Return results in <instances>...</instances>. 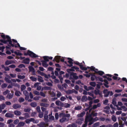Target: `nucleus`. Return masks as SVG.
<instances>
[{
	"label": "nucleus",
	"mask_w": 127,
	"mask_h": 127,
	"mask_svg": "<svg viewBox=\"0 0 127 127\" xmlns=\"http://www.w3.org/2000/svg\"><path fill=\"white\" fill-rule=\"evenodd\" d=\"M30 105L32 107H36L37 105L36 103L35 102H32L30 104Z\"/></svg>",
	"instance_id": "obj_30"
},
{
	"label": "nucleus",
	"mask_w": 127,
	"mask_h": 127,
	"mask_svg": "<svg viewBox=\"0 0 127 127\" xmlns=\"http://www.w3.org/2000/svg\"><path fill=\"white\" fill-rule=\"evenodd\" d=\"M108 100L107 99H105L103 101V104H104L106 105L107 104V103L108 102Z\"/></svg>",
	"instance_id": "obj_61"
},
{
	"label": "nucleus",
	"mask_w": 127,
	"mask_h": 127,
	"mask_svg": "<svg viewBox=\"0 0 127 127\" xmlns=\"http://www.w3.org/2000/svg\"><path fill=\"white\" fill-rule=\"evenodd\" d=\"M29 70L30 71L32 72V73L35 72V69L32 66H30L28 67Z\"/></svg>",
	"instance_id": "obj_24"
},
{
	"label": "nucleus",
	"mask_w": 127,
	"mask_h": 127,
	"mask_svg": "<svg viewBox=\"0 0 127 127\" xmlns=\"http://www.w3.org/2000/svg\"><path fill=\"white\" fill-rule=\"evenodd\" d=\"M84 120V119L83 118H79L77 119L76 121V123L80 125H81L82 123V121Z\"/></svg>",
	"instance_id": "obj_8"
},
{
	"label": "nucleus",
	"mask_w": 127,
	"mask_h": 127,
	"mask_svg": "<svg viewBox=\"0 0 127 127\" xmlns=\"http://www.w3.org/2000/svg\"><path fill=\"white\" fill-rule=\"evenodd\" d=\"M90 84L91 86L93 87H95L96 85L95 82H91L90 83Z\"/></svg>",
	"instance_id": "obj_40"
},
{
	"label": "nucleus",
	"mask_w": 127,
	"mask_h": 127,
	"mask_svg": "<svg viewBox=\"0 0 127 127\" xmlns=\"http://www.w3.org/2000/svg\"><path fill=\"white\" fill-rule=\"evenodd\" d=\"M112 119L113 121L115 122L116 121L117 119L114 115H113L112 117Z\"/></svg>",
	"instance_id": "obj_48"
},
{
	"label": "nucleus",
	"mask_w": 127,
	"mask_h": 127,
	"mask_svg": "<svg viewBox=\"0 0 127 127\" xmlns=\"http://www.w3.org/2000/svg\"><path fill=\"white\" fill-rule=\"evenodd\" d=\"M23 93L25 96L27 95H29V93L26 90L24 91H23Z\"/></svg>",
	"instance_id": "obj_56"
},
{
	"label": "nucleus",
	"mask_w": 127,
	"mask_h": 127,
	"mask_svg": "<svg viewBox=\"0 0 127 127\" xmlns=\"http://www.w3.org/2000/svg\"><path fill=\"white\" fill-rule=\"evenodd\" d=\"M55 58L56 59V62L59 63L60 62V60L61 59V56H57L55 57Z\"/></svg>",
	"instance_id": "obj_20"
},
{
	"label": "nucleus",
	"mask_w": 127,
	"mask_h": 127,
	"mask_svg": "<svg viewBox=\"0 0 127 127\" xmlns=\"http://www.w3.org/2000/svg\"><path fill=\"white\" fill-rule=\"evenodd\" d=\"M10 91L8 90H6L3 93V94L4 95H6V94L9 93Z\"/></svg>",
	"instance_id": "obj_55"
},
{
	"label": "nucleus",
	"mask_w": 127,
	"mask_h": 127,
	"mask_svg": "<svg viewBox=\"0 0 127 127\" xmlns=\"http://www.w3.org/2000/svg\"><path fill=\"white\" fill-rule=\"evenodd\" d=\"M44 89L46 90H51L52 88L50 87L46 86L44 87Z\"/></svg>",
	"instance_id": "obj_46"
},
{
	"label": "nucleus",
	"mask_w": 127,
	"mask_h": 127,
	"mask_svg": "<svg viewBox=\"0 0 127 127\" xmlns=\"http://www.w3.org/2000/svg\"><path fill=\"white\" fill-rule=\"evenodd\" d=\"M103 92L104 94V97L108 96L109 95L110 96H111L113 94V93L112 91H108V90L107 89H104Z\"/></svg>",
	"instance_id": "obj_3"
},
{
	"label": "nucleus",
	"mask_w": 127,
	"mask_h": 127,
	"mask_svg": "<svg viewBox=\"0 0 127 127\" xmlns=\"http://www.w3.org/2000/svg\"><path fill=\"white\" fill-rule=\"evenodd\" d=\"M66 92L67 94H69L73 93V90H69L67 91Z\"/></svg>",
	"instance_id": "obj_41"
},
{
	"label": "nucleus",
	"mask_w": 127,
	"mask_h": 127,
	"mask_svg": "<svg viewBox=\"0 0 127 127\" xmlns=\"http://www.w3.org/2000/svg\"><path fill=\"white\" fill-rule=\"evenodd\" d=\"M14 114L16 116H19L21 114V112L18 110L15 111L14 112Z\"/></svg>",
	"instance_id": "obj_21"
},
{
	"label": "nucleus",
	"mask_w": 127,
	"mask_h": 127,
	"mask_svg": "<svg viewBox=\"0 0 127 127\" xmlns=\"http://www.w3.org/2000/svg\"><path fill=\"white\" fill-rule=\"evenodd\" d=\"M18 67L19 68H22V67H24L25 68V65L23 64H21L20 65H19L18 66Z\"/></svg>",
	"instance_id": "obj_54"
},
{
	"label": "nucleus",
	"mask_w": 127,
	"mask_h": 127,
	"mask_svg": "<svg viewBox=\"0 0 127 127\" xmlns=\"http://www.w3.org/2000/svg\"><path fill=\"white\" fill-rule=\"evenodd\" d=\"M68 119H67L66 118L63 117L59 121L60 123H62L65 121H68Z\"/></svg>",
	"instance_id": "obj_14"
},
{
	"label": "nucleus",
	"mask_w": 127,
	"mask_h": 127,
	"mask_svg": "<svg viewBox=\"0 0 127 127\" xmlns=\"http://www.w3.org/2000/svg\"><path fill=\"white\" fill-rule=\"evenodd\" d=\"M33 119L32 118H31L28 119H27L25 121V122L27 124H29L30 122L33 121Z\"/></svg>",
	"instance_id": "obj_28"
},
{
	"label": "nucleus",
	"mask_w": 127,
	"mask_h": 127,
	"mask_svg": "<svg viewBox=\"0 0 127 127\" xmlns=\"http://www.w3.org/2000/svg\"><path fill=\"white\" fill-rule=\"evenodd\" d=\"M4 80L6 82L8 83H10L11 82V81L7 77H5Z\"/></svg>",
	"instance_id": "obj_43"
},
{
	"label": "nucleus",
	"mask_w": 127,
	"mask_h": 127,
	"mask_svg": "<svg viewBox=\"0 0 127 127\" xmlns=\"http://www.w3.org/2000/svg\"><path fill=\"white\" fill-rule=\"evenodd\" d=\"M55 118L56 120H57L59 118V114L57 113H56L55 115Z\"/></svg>",
	"instance_id": "obj_60"
},
{
	"label": "nucleus",
	"mask_w": 127,
	"mask_h": 127,
	"mask_svg": "<svg viewBox=\"0 0 127 127\" xmlns=\"http://www.w3.org/2000/svg\"><path fill=\"white\" fill-rule=\"evenodd\" d=\"M6 38L7 39V40H5V41H6V43H4V44H7L8 43V42L9 44H8L7 45L9 47H10L11 46L12 47H15V48L17 47V46L16 45H14L12 43V41L11 39V38L9 36L6 35Z\"/></svg>",
	"instance_id": "obj_1"
},
{
	"label": "nucleus",
	"mask_w": 127,
	"mask_h": 127,
	"mask_svg": "<svg viewBox=\"0 0 127 127\" xmlns=\"http://www.w3.org/2000/svg\"><path fill=\"white\" fill-rule=\"evenodd\" d=\"M85 114V112H81L80 114H79L77 115V117L78 118L82 117Z\"/></svg>",
	"instance_id": "obj_22"
},
{
	"label": "nucleus",
	"mask_w": 127,
	"mask_h": 127,
	"mask_svg": "<svg viewBox=\"0 0 127 127\" xmlns=\"http://www.w3.org/2000/svg\"><path fill=\"white\" fill-rule=\"evenodd\" d=\"M25 124V123L23 122H20L17 125V127H21L24 126Z\"/></svg>",
	"instance_id": "obj_27"
},
{
	"label": "nucleus",
	"mask_w": 127,
	"mask_h": 127,
	"mask_svg": "<svg viewBox=\"0 0 127 127\" xmlns=\"http://www.w3.org/2000/svg\"><path fill=\"white\" fill-rule=\"evenodd\" d=\"M29 62L30 59L29 58H26L23 60V63L25 64H29Z\"/></svg>",
	"instance_id": "obj_13"
},
{
	"label": "nucleus",
	"mask_w": 127,
	"mask_h": 127,
	"mask_svg": "<svg viewBox=\"0 0 127 127\" xmlns=\"http://www.w3.org/2000/svg\"><path fill=\"white\" fill-rule=\"evenodd\" d=\"M25 115V119L29 118L30 117L29 114L27 113H25L23 114Z\"/></svg>",
	"instance_id": "obj_32"
},
{
	"label": "nucleus",
	"mask_w": 127,
	"mask_h": 127,
	"mask_svg": "<svg viewBox=\"0 0 127 127\" xmlns=\"http://www.w3.org/2000/svg\"><path fill=\"white\" fill-rule=\"evenodd\" d=\"M112 103L114 106L117 107V105H116L117 102H116L115 99L114 98L112 100Z\"/></svg>",
	"instance_id": "obj_34"
},
{
	"label": "nucleus",
	"mask_w": 127,
	"mask_h": 127,
	"mask_svg": "<svg viewBox=\"0 0 127 127\" xmlns=\"http://www.w3.org/2000/svg\"><path fill=\"white\" fill-rule=\"evenodd\" d=\"M14 53L17 56H21L22 55V54L21 53V52H17L16 51L14 52Z\"/></svg>",
	"instance_id": "obj_44"
},
{
	"label": "nucleus",
	"mask_w": 127,
	"mask_h": 127,
	"mask_svg": "<svg viewBox=\"0 0 127 127\" xmlns=\"http://www.w3.org/2000/svg\"><path fill=\"white\" fill-rule=\"evenodd\" d=\"M87 100V97L86 95L83 96L81 100L83 102H85Z\"/></svg>",
	"instance_id": "obj_25"
},
{
	"label": "nucleus",
	"mask_w": 127,
	"mask_h": 127,
	"mask_svg": "<svg viewBox=\"0 0 127 127\" xmlns=\"http://www.w3.org/2000/svg\"><path fill=\"white\" fill-rule=\"evenodd\" d=\"M43 58L44 60V61L47 62H48L49 60L48 59V56H44L43 57Z\"/></svg>",
	"instance_id": "obj_45"
},
{
	"label": "nucleus",
	"mask_w": 127,
	"mask_h": 127,
	"mask_svg": "<svg viewBox=\"0 0 127 127\" xmlns=\"http://www.w3.org/2000/svg\"><path fill=\"white\" fill-rule=\"evenodd\" d=\"M99 122H97L95 123L92 126V127H97L99 126Z\"/></svg>",
	"instance_id": "obj_33"
},
{
	"label": "nucleus",
	"mask_w": 127,
	"mask_h": 127,
	"mask_svg": "<svg viewBox=\"0 0 127 127\" xmlns=\"http://www.w3.org/2000/svg\"><path fill=\"white\" fill-rule=\"evenodd\" d=\"M7 86V85L6 83H3L1 85V88L4 89L6 88Z\"/></svg>",
	"instance_id": "obj_49"
},
{
	"label": "nucleus",
	"mask_w": 127,
	"mask_h": 127,
	"mask_svg": "<svg viewBox=\"0 0 127 127\" xmlns=\"http://www.w3.org/2000/svg\"><path fill=\"white\" fill-rule=\"evenodd\" d=\"M48 115L46 114H45L44 116V120L46 122H48Z\"/></svg>",
	"instance_id": "obj_29"
},
{
	"label": "nucleus",
	"mask_w": 127,
	"mask_h": 127,
	"mask_svg": "<svg viewBox=\"0 0 127 127\" xmlns=\"http://www.w3.org/2000/svg\"><path fill=\"white\" fill-rule=\"evenodd\" d=\"M25 100L24 99L20 97L19 98L18 101L20 102H24Z\"/></svg>",
	"instance_id": "obj_50"
},
{
	"label": "nucleus",
	"mask_w": 127,
	"mask_h": 127,
	"mask_svg": "<svg viewBox=\"0 0 127 127\" xmlns=\"http://www.w3.org/2000/svg\"><path fill=\"white\" fill-rule=\"evenodd\" d=\"M19 122V120L18 119H16L14 121L13 123L14 124L16 125L18 124Z\"/></svg>",
	"instance_id": "obj_59"
},
{
	"label": "nucleus",
	"mask_w": 127,
	"mask_h": 127,
	"mask_svg": "<svg viewBox=\"0 0 127 127\" xmlns=\"http://www.w3.org/2000/svg\"><path fill=\"white\" fill-rule=\"evenodd\" d=\"M62 114L63 115L64 117H66L68 118L70 116V114H65L63 113H61L60 114V115H61Z\"/></svg>",
	"instance_id": "obj_31"
},
{
	"label": "nucleus",
	"mask_w": 127,
	"mask_h": 127,
	"mask_svg": "<svg viewBox=\"0 0 127 127\" xmlns=\"http://www.w3.org/2000/svg\"><path fill=\"white\" fill-rule=\"evenodd\" d=\"M50 94L51 95L52 97L55 96L56 95L55 93L53 91L51 92Z\"/></svg>",
	"instance_id": "obj_63"
},
{
	"label": "nucleus",
	"mask_w": 127,
	"mask_h": 127,
	"mask_svg": "<svg viewBox=\"0 0 127 127\" xmlns=\"http://www.w3.org/2000/svg\"><path fill=\"white\" fill-rule=\"evenodd\" d=\"M5 116L7 118H12L14 117V115L12 113H7L5 114Z\"/></svg>",
	"instance_id": "obj_11"
},
{
	"label": "nucleus",
	"mask_w": 127,
	"mask_h": 127,
	"mask_svg": "<svg viewBox=\"0 0 127 127\" xmlns=\"http://www.w3.org/2000/svg\"><path fill=\"white\" fill-rule=\"evenodd\" d=\"M18 78L19 79H23L25 78V75L22 76L21 75H18Z\"/></svg>",
	"instance_id": "obj_42"
},
{
	"label": "nucleus",
	"mask_w": 127,
	"mask_h": 127,
	"mask_svg": "<svg viewBox=\"0 0 127 127\" xmlns=\"http://www.w3.org/2000/svg\"><path fill=\"white\" fill-rule=\"evenodd\" d=\"M100 92V90H94V94L96 95H97L99 94Z\"/></svg>",
	"instance_id": "obj_53"
},
{
	"label": "nucleus",
	"mask_w": 127,
	"mask_h": 127,
	"mask_svg": "<svg viewBox=\"0 0 127 127\" xmlns=\"http://www.w3.org/2000/svg\"><path fill=\"white\" fill-rule=\"evenodd\" d=\"M8 127H15V125L13 123L10 124L8 125Z\"/></svg>",
	"instance_id": "obj_64"
},
{
	"label": "nucleus",
	"mask_w": 127,
	"mask_h": 127,
	"mask_svg": "<svg viewBox=\"0 0 127 127\" xmlns=\"http://www.w3.org/2000/svg\"><path fill=\"white\" fill-rule=\"evenodd\" d=\"M74 63L75 64L79 65L81 69L83 70H87V68L83 67V65L82 64V63H80L77 61L75 62Z\"/></svg>",
	"instance_id": "obj_4"
},
{
	"label": "nucleus",
	"mask_w": 127,
	"mask_h": 127,
	"mask_svg": "<svg viewBox=\"0 0 127 127\" xmlns=\"http://www.w3.org/2000/svg\"><path fill=\"white\" fill-rule=\"evenodd\" d=\"M13 61L11 60H7L5 62V64L6 65H8L13 63Z\"/></svg>",
	"instance_id": "obj_19"
},
{
	"label": "nucleus",
	"mask_w": 127,
	"mask_h": 127,
	"mask_svg": "<svg viewBox=\"0 0 127 127\" xmlns=\"http://www.w3.org/2000/svg\"><path fill=\"white\" fill-rule=\"evenodd\" d=\"M26 88V87L24 85H23L21 86V90L22 91H23Z\"/></svg>",
	"instance_id": "obj_52"
},
{
	"label": "nucleus",
	"mask_w": 127,
	"mask_h": 127,
	"mask_svg": "<svg viewBox=\"0 0 127 127\" xmlns=\"http://www.w3.org/2000/svg\"><path fill=\"white\" fill-rule=\"evenodd\" d=\"M72 66H71L72 67H71V68L70 69H67V71L68 72H69L70 71H75L74 68H72Z\"/></svg>",
	"instance_id": "obj_47"
},
{
	"label": "nucleus",
	"mask_w": 127,
	"mask_h": 127,
	"mask_svg": "<svg viewBox=\"0 0 127 127\" xmlns=\"http://www.w3.org/2000/svg\"><path fill=\"white\" fill-rule=\"evenodd\" d=\"M86 118L88 120L89 122H91L93 121V118L92 117L91 115L87 116Z\"/></svg>",
	"instance_id": "obj_18"
},
{
	"label": "nucleus",
	"mask_w": 127,
	"mask_h": 127,
	"mask_svg": "<svg viewBox=\"0 0 127 127\" xmlns=\"http://www.w3.org/2000/svg\"><path fill=\"white\" fill-rule=\"evenodd\" d=\"M82 107L81 106H76L74 108V109L76 110H80L82 109Z\"/></svg>",
	"instance_id": "obj_35"
},
{
	"label": "nucleus",
	"mask_w": 127,
	"mask_h": 127,
	"mask_svg": "<svg viewBox=\"0 0 127 127\" xmlns=\"http://www.w3.org/2000/svg\"><path fill=\"white\" fill-rule=\"evenodd\" d=\"M38 78L37 80L38 81L41 82H44V80L43 79L42 77L39 76H38Z\"/></svg>",
	"instance_id": "obj_23"
},
{
	"label": "nucleus",
	"mask_w": 127,
	"mask_h": 127,
	"mask_svg": "<svg viewBox=\"0 0 127 127\" xmlns=\"http://www.w3.org/2000/svg\"><path fill=\"white\" fill-rule=\"evenodd\" d=\"M57 106H64V103L59 100H57L55 102Z\"/></svg>",
	"instance_id": "obj_9"
},
{
	"label": "nucleus",
	"mask_w": 127,
	"mask_h": 127,
	"mask_svg": "<svg viewBox=\"0 0 127 127\" xmlns=\"http://www.w3.org/2000/svg\"><path fill=\"white\" fill-rule=\"evenodd\" d=\"M95 73L96 74H98L100 76H102L104 74V72L101 71H95Z\"/></svg>",
	"instance_id": "obj_15"
},
{
	"label": "nucleus",
	"mask_w": 127,
	"mask_h": 127,
	"mask_svg": "<svg viewBox=\"0 0 127 127\" xmlns=\"http://www.w3.org/2000/svg\"><path fill=\"white\" fill-rule=\"evenodd\" d=\"M70 106V105L68 103H65L64 106L66 108H68Z\"/></svg>",
	"instance_id": "obj_62"
},
{
	"label": "nucleus",
	"mask_w": 127,
	"mask_h": 127,
	"mask_svg": "<svg viewBox=\"0 0 127 127\" xmlns=\"http://www.w3.org/2000/svg\"><path fill=\"white\" fill-rule=\"evenodd\" d=\"M21 105L18 104H15L13 105L12 107L15 109H17V108H20L21 107Z\"/></svg>",
	"instance_id": "obj_12"
},
{
	"label": "nucleus",
	"mask_w": 127,
	"mask_h": 127,
	"mask_svg": "<svg viewBox=\"0 0 127 127\" xmlns=\"http://www.w3.org/2000/svg\"><path fill=\"white\" fill-rule=\"evenodd\" d=\"M76 73H75L73 72L71 73L70 74V79L76 80L78 78V77L75 74H76Z\"/></svg>",
	"instance_id": "obj_5"
},
{
	"label": "nucleus",
	"mask_w": 127,
	"mask_h": 127,
	"mask_svg": "<svg viewBox=\"0 0 127 127\" xmlns=\"http://www.w3.org/2000/svg\"><path fill=\"white\" fill-rule=\"evenodd\" d=\"M1 36L2 38H3V39H0V42L4 44V43H6V41H5V39H6V36H5V35L4 34L1 35Z\"/></svg>",
	"instance_id": "obj_10"
},
{
	"label": "nucleus",
	"mask_w": 127,
	"mask_h": 127,
	"mask_svg": "<svg viewBox=\"0 0 127 127\" xmlns=\"http://www.w3.org/2000/svg\"><path fill=\"white\" fill-rule=\"evenodd\" d=\"M13 94L11 93H9L7 95L6 97L9 99L12 98L13 97Z\"/></svg>",
	"instance_id": "obj_26"
},
{
	"label": "nucleus",
	"mask_w": 127,
	"mask_h": 127,
	"mask_svg": "<svg viewBox=\"0 0 127 127\" xmlns=\"http://www.w3.org/2000/svg\"><path fill=\"white\" fill-rule=\"evenodd\" d=\"M24 55L25 56L29 55L32 58H37L38 57V55L30 50H28L27 53H26V52L24 51Z\"/></svg>",
	"instance_id": "obj_2"
},
{
	"label": "nucleus",
	"mask_w": 127,
	"mask_h": 127,
	"mask_svg": "<svg viewBox=\"0 0 127 127\" xmlns=\"http://www.w3.org/2000/svg\"><path fill=\"white\" fill-rule=\"evenodd\" d=\"M24 111L25 112H29L31 110L30 108H25L24 109Z\"/></svg>",
	"instance_id": "obj_57"
},
{
	"label": "nucleus",
	"mask_w": 127,
	"mask_h": 127,
	"mask_svg": "<svg viewBox=\"0 0 127 127\" xmlns=\"http://www.w3.org/2000/svg\"><path fill=\"white\" fill-rule=\"evenodd\" d=\"M6 105L4 104H3L0 105V109H3L5 107Z\"/></svg>",
	"instance_id": "obj_37"
},
{
	"label": "nucleus",
	"mask_w": 127,
	"mask_h": 127,
	"mask_svg": "<svg viewBox=\"0 0 127 127\" xmlns=\"http://www.w3.org/2000/svg\"><path fill=\"white\" fill-rule=\"evenodd\" d=\"M37 126L39 127H46L48 125L44 122H41L37 124Z\"/></svg>",
	"instance_id": "obj_7"
},
{
	"label": "nucleus",
	"mask_w": 127,
	"mask_h": 127,
	"mask_svg": "<svg viewBox=\"0 0 127 127\" xmlns=\"http://www.w3.org/2000/svg\"><path fill=\"white\" fill-rule=\"evenodd\" d=\"M32 119H33V121H32V122L33 123L35 124H37L39 122V121L38 120H35L33 118H32Z\"/></svg>",
	"instance_id": "obj_51"
},
{
	"label": "nucleus",
	"mask_w": 127,
	"mask_h": 127,
	"mask_svg": "<svg viewBox=\"0 0 127 127\" xmlns=\"http://www.w3.org/2000/svg\"><path fill=\"white\" fill-rule=\"evenodd\" d=\"M36 109L37 111L39 113H40L41 112V110L40 109V107L39 106H37L36 108Z\"/></svg>",
	"instance_id": "obj_58"
},
{
	"label": "nucleus",
	"mask_w": 127,
	"mask_h": 127,
	"mask_svg": "<svg viewBox=\"0 0 127 127\" xmlns=\"http://www.w3.org/2000/svg\"><path fill=\"white\" fill-rule=\"evenodd\" d=\"M67 59L69 60L68 61V62L69 64H67V65L69 67H71L73 65V60L71 58H68Z\"/></svg>",
	"instance_id": "obj_6"
},
{
	"label": "nucleus",
	"mask_w": 127,
	"mask_h": 127,
	"mask_svg": "<svg viewBox=\"0 0 127 127\" xmlns=\"http://www.w3.org/2000/svg\"><path fill=\"white\" fill-rule=\"evenodd\" d=\"M96 79L98 80L99 81L101 82H103V78L99 76H97Z\"/></svg>",
	"instance_id": "obj_39"
},
{
	"label": "nucleus",
	"mask_w": 127,
	"mask_h": 127,
	"mask_svg": "<svg viewBox=\"0 0 127 127\" xmlns=\"http://www.w3.org/2000/svg\"><path fill=\"white\" fill-rule=\"evenodd\" d=\"M19 94H21V92L19 91H16L15 92V95L16 96H20V95Z\"/></svg>",
	"instance_id": "obj_38"
},
{
	"label": "nucleus",
	"mask_w": 127,
	"mask_h": 127,
	"mask_svg": "<svg viewBox=\"0 0 127 127\" xmlns=\"http://www.w3.org/2000/svg\"><path fill=\"white\" fill-rule=\"evenodd\" d=\"M41 62L42 63V66L45 67H46L48 65V64H47V62L44 60L41 61Z\"/></svg>",
	"instance_id": "obj_16"
},
{
	"label": "nucleus",
	"mask_w": 127,
	"mask_h": 127,
	"mask_svg": "<svg viewBox=\"0 0 127 127\" xmlns=\"http://www.w3.org/2000/svg\"><path fill=\"white\" fill-rule=\"evenodd\" d=\"M40 105L41 106H43L46 108L48 107L49 106V104L44 103H40Z\"/></svg>",
	"instance_id": "obj_17"
},
{
	"label": "nucleus",
	"mask_w": 127,
	"mask_h": 127,
	"mask_svg": "<svg viewBox=\"0 0 127 127\" xmlns=\"http://www.w3.org/2000/svg\"><path fill=\"white\" fill-rule=\"evenodd\" d=\"M30 79L33 81H36L37 80L36 78L33 77V76H31L30 77Z\"/></svg>",
	"instance_id": "obj_36"
}]
</instances>
